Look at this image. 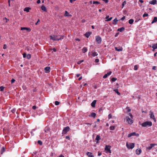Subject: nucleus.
Instances as JSON below:
<instances>
[{"label": "nucleus", "instance_id": "obj_1", "mask_svg": "<svg viewBox=\"0 0 157 157\" xmlns=\"http://www.w3.org/2000/svg\"><path fill=\"white\" fill-rule=\"evenodd\" d=\"M50 37L51 39L53 41H55V40H58V41L59 40H60L62 39H63V36L62 35L60 36V38H58V36L53 35V36H50Z\"/></svg>", "mask_w": 157, "mask_h": 157}, {"label": "nucleus", "instance_id": "obj_2", "mask_svg": "<svg viewBox=\"0 0 157 157\" xmlns=\"http://www.w3.org/2000/svg\"><path fill=\"white\" fill-rule=\"evenodd\" d=\"M152 125V122L151 121H146L141 124L142 126L143 127L151 126Z\"/></svg>", "mask_w": 157, "mask_h": 157}, {"label": "nucleus", "instance_id": "obj_3", "mask_svg": "<svg viewBox=\"0 0 157 157\" xmlns=\"http://www.w3.org/2000/svg\"><path fill=\"white\" fill-rule=\"evenodd\" d=\"M126 146L128 149H132L134 147V144L133 143H131L128 144V143H127L126 144Z\"/></svg>", "mask_w": 157, "mask_h": 157}, {"label": "nucleus", "instance_id": "obj_4", "mask_svg": "<svg viewBox=\"0 0 157 157\" xmlns=\"http://www.w3.org/2000/svg\"><path fill=\"white\" fill-rule=\"evenodd\" d=\"M149 115L150 116L151 118L152 119H153V120H154V121L155 122H156V119L155 118L154 115V113L151 111H150L149 112Z\"/></svg>", "mask_w": 157, "mask_h": 157}, {"label": "nucleus", "instance_id": "obj_5", "mask_svg": "<svg viewBox=\"0 0 157 157\" xmlns=\"http://www.w3.org/2000/svg\"><path fill=\"white\" fill-rule=\"evenodd\" d=\"M70 130L69 127L68 126L64 128L62 132V134H66Z\"/></svg>", "mask_w": 157, "mask_h": 157}, {"label": "nucleus", "instance_id": "obj_6", "mask_svg": "<svg viewBox=\"0 0 157 157\" xmlns=\"http://www.w3.org/2000/svg\"><path fill=\"white\" fill-rule=\"evenodd\" d=\"M132 136H139V134L138 133H136L135 132H133L128 134V137H130Z\"/></svg>", "mask_w": 157, "mask_h": 157}, {"label": "nucleus", "instance_id": "obj_7", "mask_svg": "<svg viewBox=\"0 0 157 157\" xmlns=\"http://www.w3.org/2000/svg\"><path fill=\"white\" fill-rule=\"evenodd\" d=\"M111 146L109 145H106L105 148V150L107 151L108 152L111 153V151L110 150Z\"/></svg>", "mask_w": 157, "mask_h": 157}, {"label": "nucleus", "instance_id": "obj_8", "mask_svg": "<svg viewBox=\"0 0 157 157\" xmlns=\"http://www.w3.org/2000/svg\"><path fill=\"white\" fill-rule=\"evenodd\" d=\"M96 41L98 44H100L101 41V37L99 36H97L96 37Z\"/></svg>", "mask_w": 157, "mask_h": 157}, {"label": "nucleus", "instance_id": "obj_9", "mask_svg": "<svg viewBox=\"0 0 157 157\" xmlns=\"http://www.w3.org/2000/svg\"><path fill=\"white\" fill-rule=\"evenodd\" d=\"M126 118L127 121L128 122V124H131L133 123L131 119L130 118L128 117H126Z\"/></svg>", "mask_w": 157, "mask_h": 157}, {"label": "nucleus", "instance_id": "obj_10", "mask_svg": "<svg viewBox=\"0 0 157 157\" xmlns=\"http://www.w3.org/2000/svg\"><path fill=\"white\" fill-rule=\"evenodd\" d=\"M50 67H46L44 68L45 71L46 73H48L50 71Z\"/></svg>", "mask_w": 157, "mask_h": 157}, {"label": "nucleus", "instance_id": "obj_11", "mask_svg": "<svg viewBox=\"0 0 157 157\" xmlns=\"http://www.w3.org/2000/svg\"><path fill=\"white\" fill-rule=\"evenodd\" d=\"M21 30H26L28 32H30L31 31V29L29 28L26 27H21Z\"/></svg>", "mask_w": 157, "mask_h": 157}, {"label": "nucleus", "instance_id": "obj_12", "mask_svg": "<svg viewBox=\"0 0 157 157\" xmlns=\"http://www.w3.org/2000/svg\"><path fill=\"white\" fill-rule=\"evenodd\" d=\"M112 73V72L111 71H109V72H108L107 74H105L103 76V78H106L109 75H110Z\"/></svg>", "mask_w": 157, "mask_h": 157}, {"label": "nucleus", "instance_id": "obj_13", "mask_svg": "<svg viewBox=\"0 0 157 157\" xmlns=\"http://www.w3.org/2000/svg\"><path fill=\"white\" fill-rule=\"evenodd\" d=\"M96 116V114L94 113H90V115H89L90 117H93V118H95Z\"/></svg>", "mask_w": 157, "mask_h": 157}, {"label": "nucleus", "instance_id": "obj_14", "mask_svg": "<svg viewBox=\"0 0 157 157\" xmlns=\"http://www.w3.org/2000/svg\"><path fill=\"white\" fill-rule=\"evenodd\" d=\"M96 101H97L96 100H94L92 102V103H91V105L92 107H94L95 106V105L96 103Z\"/></svg>", "mask_w": 157, "mask_h": 157}, {"label": "nucleus", "instance_id": "obj_15", "mask_svg": "<svg viewBox=\"0 0 157 157\" xmlns=\"http://www.w3.org/2000/svg\"><path fill=\"white\" fill-rule=\"evenodd\" d=\"M87 155L89 157H94V155L92 154V153L90 152L86 153Z\"/></svg>", "mask_w": 157, "mask_h": 157}, {"label": "nucleus", "instance_id": "obj_16", "mask_svg": "<svg viewBox=\"0 0 157 157\" xmlns=\"http://www.w3.org/2000/svg\"><path fill=\"white\" fill-rule=\"evenodd\" d=\"M141 152V149H137L136 151V154L139 155H140Z\"/></svg>", "mask_w": 157, "mask_h": 157}, {"label": "nucleus", "instance_id": "obj_17", "mask_svg": "<svg viewBox=\"0 0 157 157\" xmlns=\"http://www.w3.org/2000/svg\"><path fill=\"white\" fill-rule=\"evenodd\" d=\"M151 47L154 49L157 48V43L156 44H154L152 46H150Z\"/></svg>", "mask_w": 157, "mask_h": 157}, {"label": "nucleus", "instance_id": "obj_18", "mask_svg": "<svg viewBox=\"0 0 157 157\" xmlns=\"http://www.w3.org/2000/svg\"><path fill=\"white\" fill-rule=\"evenodd\" d=\"M41 9L42 10L47 12V10H46V8L44 5H42L41 7Z\"/></svg>", "mask_w": 157, "mask_h": 157}, {"label": "nucleus", "instance_id": "obj_19", "mask_svg": "<svg viewBox=\"0 0 157 157\" xmlns=\"http://www.w3.org/2000/svg\"><path fill=\"white\" fill-rule=\"evenodd\" d=\"M155 145V144H150V146H149L147 148L149 150H151V148L153 147Z\"/></svg>", "mask_w": 157, "mask_h": 157}, {"label": "nucleus", "instance_id": "obj_20", "mask_svg": "<svg viewBox=\"0 0 157 157\" xmlns=\"http://www.w3.org/2000/svg\"><path fill=\"white\" fill-rule=\"evenodd\" d=\"M150 4L152 5H155L156 3V0H153L151 1V2H150Z\"/></svg>", "mask_w": 157, "mask_h": 157}, {"label": "nucleus", "instance_id": "obj_21", "mask_svg": "<svg viewBox=\"0 0 157 157\" xmlns=\"http://www.w3.org/2000/svg\"><path fill=\"white\" fill-rule=\"evenodd\" d=\"M115 49L117 51H121L123 50V49L122 48H119L117 47H115Z\"/></svg>", "mask_w": 157, "mask_h": 157}, {"label": "nucleus", "instance_id": "obj_22", "mask_svg": "<svg viewBox=\"0 0 157 157\" xmlns=\"http://www.w3.org/2000/svg\"><path fill=\"white\" fill-rule=\"evenodd\" d=\"M101 139L99 135H98L96 136V138L95 140L97 141V143H98V141Z\"/></svg>", "mask_w": 157, "mask_h": 157}, {"label": "nucleus", "instance_id": "obj_23", "mask_svg": "<svg viewBox=\"0 0 157 157\" xmlns=\"http://www.w3.org/2000/svg\"><path fill=\"white\" fill-rule=\"evenodd\" d=\"M118 21L117 20V18H116L113 20V24L114 25H116Z\"/></svg>", "mask_w": 157, "mask_h": 157}, {"label": "nucleus", "instance_id": "obj_24", "mask_svg": "<svg viewBox=\"0 0 157 157\" xmlns=\"http://www.w3.org/2000/svg\"><path fill=\"white\" fill-rule=\"evenodd\" d=\"M124 28L123 27L119 28L117 29L118 31H119L120 32H122L124 31Z\"/></svg>", "mask_w": 157, "mask_h": 157}, {"label": "nucleus", "instance_id": "obj_25", "mask_svg": "<svg viewBox=\"0 0 157 157\" xmlns=\"http://www.w3.org/2000/svg\"><path fill=\"white\" fill-rule=\"evenodd\" d=\"M30 8L29 7H26L24 9V10L25 11H26L27 12H29V10L30 9Z\"/></svg>", "mask_w": 157, "mask_h": 157}, {"label": "nucleus", "instance_id": "obj_26", "mask_svg": "<svg viewBox=\"0 0 157 157\" xmlns=\"http://www.w3.org/2000/svg\"><path fill=\"white\" fill-rule=\"evenodd\" d=\"M87 51V49L86 47H84L82 49V52L83 53H85Z\"/></svg>", "mask_w": 157, "mask_h": 157}, {"label": "nucleus", "instance_id": "obj_27", "mask_svg": "<svg viewBox=\"0 0 157 157\" xmlns=\"http://www.w3.org/2000/svg\"><path fill=\"white\" fill-rule=\"evenodd\" d=\"M157 21V17H155L154 18L153 20L151 22V24H153L155 22Z\"/></svg>", "mask_w": 157, "mask_h": 157}, {"label": "nucleus", "instance_id": "obj_28", "mask_svg": "<svg viewBox=\"0 0 157 157\" xmlns=\"http://www.w3.org/2000/svg\"><path fill=\"white\" fill-rule=\"evenodd\" d=\"M92 55L93 56H96L98 55V54L96 52H92Z\"/></svg>", "mask_w": 157, "mask_h": 157}, {"label": "nucleus", "instance_id": "obj_29", "mask_svg": "<svg viewBox=\"0 0 157 157\" xmlns=\"http://www.w3.org/2000/svg\"><path fill=\"white\" fill-rule=\"evenodd\" d=\"M134 20L132 19H131L128 21V23L129 24H131L133 22Z\"/></svg>", "mask_w": 157, "mask_h": 157}, {"label": "nucleus", "instance_id": "obj_30", "mask_svg": "<svg viewBox=\"0 0 157 157\" xmlns=\"http://www.w3.org/2000/svg\"><path fill=\"white\" fill-rule=\"evenodd\" d=\"M113 91H115L116 93L118 95H120V93L118 92V89H115Z\"/></svg>", "mask_w": 157, "mask_h": 157}, {"label": "nucleus", "instance_id": "obj_31", "mask_svg": "<svg viewBox=\"0 0 157 157\" xmlns=\"http://www.w3.org/2000/svg\"><path fill=\"white\" fill-rule=\"evenodd\" d=\"M90 34V33H86L85 34V35L86 37L88 38Z\"/></svg>", "mask_w": 157, "mask_h": 157}, {"label": "nucleus", "instance_id": "obj_32", "mask_svg": "<svg viewBox=\"0 0 157 157\" xmlns=\"http://www.w3.org/2000/svg\"><path fill=\"white\" fill-rule=\"evenodd\" d=\"M126 4V2L125 1H124L122 3V8H123V7Z\"/></svg>", "mask_w": 157, "mask_h": 157}, {"label": "nucleus", "instance_id": "obj_33", "mask_svg": "<svg viewBox=\"0 0 157 157\" xmlns=\"http://www.w3.org/2000/svg\"><path fill=\"white\" fill-rule=\"evenodd\" d=\"M115 128V126H110L109 128L110 130H113Z\"/></svg>", "mask_w": 157, "mask_h": 157}, {"label": "nucleus", "instance_id": "obj_34", "mask_svg": "<svg viewBox=\"0 0 157 157\" xmlns=\"http://www.w3.org/2000/svg\"><path fill=\"white\" fill-rule=\"evenodd\" d=\"M26 57L28 59H30L31 57V56L30 54H28L26 55Z\"/></svg>", "mask_w": 157, "mask_h": 157}, {"label": "nucleus", "instance_id": "obj_35", "mask_svg": "<svg viewBox=\"0 0 157 157\" xmlns=\"http://www.w3.org/2000/svg\"><path fill=\"white\" fill-rule=\"evenodd\" d=\"M93 4H99L100 2L98 1H93Z\"/></svg>", "mask_w": 157, "mask_h": 157}, {"label": "nucleus", "instance_id": "obj_36", "mask_svg": "<svg viewBox=\"0 0 157 157\" xmlns=\"http://www.w3.org/2000/svg\"><path fill=\"white\" fill-rule=\"evenodd\" d=\"M69 14V13L67 12V11H65L64 16H68Z\"/></svg>", "mask_w": 157, "mask_h": 157}, {"label": "nucleus", "instance_id": "obj_37", "mask_svg": "<svg viewBox=\"0 0 157 157\" xmlns=\"http://www.w3.org/2000/svg\"><path fill=\"white\" fill-rule=\"evenodd\" d=\"M138 68V66L136 65L134 66V70L136 71L137 70Z\"/></svg>", "mask_w": 157, "mask_h": 157}, {"label": "nucleus", "instance_id": "obj_38", "mask_svg": "<svg viewBox=\"0 0 157 157\" xmlns=\"http://www.w3.org/2000/svg\"><path fill=\"white\" fill-rule=\"evenodd\" d=\"M117 79V78H111V81L113 82H114L115 81H116Z\"/></svg>", "mask_w": 157, "mask_h": 157}, {"label": "nucleus", "instance_id": "obj_39", "mask_svg": "<svg viewBox=\"0 0 157 157\" xmlns=\"http://www.w3.org/2000/svg\"><path fill=\"white\" fill-rule=\"evenodd\" d=\"M5 149L4 147H2V150H1V154H2L5 151Z\"/></svg>", "mask_w": 157, "mask_h": 157}, {"label": "nucleus", "instance_id": "obj_40", "mask_svg": "<svg viewBox=\"0 0 157 157\" xmlns=\"http://www.w3.org/2000/svg\"><path fill=\"white\" fill-rule=\"evenodd\" d=\"M38 143L40 145H41L42 144V142L40 140H39L38 142Z\"/></svg>", "mask_w": 157, "mask_h": 157}, {"label": "nucleus", "instance_id": "obj_41", "mask_svg": "<svg viewBox=\"0 0 157 157\" xmlns=\"http://www.w3.org/2000/svg\"><path fill=\"white\" fill-rule=\"evenodd\" d=\"M59 102L57 101H55V104L56 105H59Z\"/></svg>", "mask_w": 157, "mask_h": 157}, {"label": "nucleus", "instance_id": "obj_42", "mask_svg": "<svg viewBox=\"0 0 157 157\" xmlns=\"http://www.w3.org/2000/svg\"><path fill=\"white\" fill-rule=\"evenodd\" d=\"M0 89L1 91H3L4 89V87L3 86H1L0 87Z\"/></svg>", "mask_w": 157, "mask_h": 157}, {"label": "nucleus", "instance_id": "obj_43", "mask_svg": "<svg viewBox=\"0 0 157 157\" xmlns=\"http://www.w3.org/2000/svg\"><path fill=\"white\" fill-rule=\"evenodd\" d=\"M126 109L127 110L128 112H130L131 110V109L128 107H127Z\"/></svg>", "mask_w": 157, "mask_h": 157}, {"label": "nucleus", "instance_id": "obj_44", "mask_svg": "<svg viewBox=\"0 0 157 157\" xmlns=\"http://www.w3.org/2000/svg\"><path fill=\"white\" fill-rule=\"evenodd\" d=\"M50 129L48 128H47L46 130H44V132H48V131H49L50 130Z\"/></svg>", "mask_w": 157, "mask_h": 157}, {"label": "nucleus", "instance_id": "obj_45", "mask_svg": "<svg viewBox=\"0 0 157 157\" xmlns=\"http://www.w3.org/2000/svg\"><path fill=\"white\" fill-rule=\"evenodd\" d=\"M112 19V17H111L108 18V19L106 20L105 21H111Z\"/></svg>", "mask_w": 157, "mask_h": 157}, {"label": "nucleus", "instance_id": "obj_46", "mask_svg": "<svg viewBox=\"0 0 157 157\" xmlns=\"http://www.w3.org/2000/svg\"><path fill=\"white\" fill-rule=\"evenodd\" d=\"M148 14L147 13H144L143 15V17H146V16H148Z\"/></svg>", "mask_w": 157, "mask_h": 157}, {"label": "nucleus", "instance_id": "obj_47", "mask_svg": "<svg viewBox=\"0 0 157 157\" xmlns=\"http://www.w3.org/2000/svg\"><path fill=\"white\" fill-rule=\"evenodd\" d=\"M83 61V60H82L79 61H78V62L77 63H78V64H80L81 63H82Z\"/></svg>", "mask_w": 157, "mask_h": 157}, {"label": "nucleus", "instance_id": "obj_48", "mask_svg": "<svg viewBox=\"0 0 157 157\" xmlns=\"http://www.w3.org/2000/svg\"><path fill=\"white\" fill-rule=\"evenodd\" d=\"M109 119H110L112 117V115L111 114H109L108 116Z\"/></svg>", "mask_w": 157, "mask_h": 157}, {"label": "nucleus", "instance_id": "obj_49", "mask_svg": "<svg viewBox=\"0 0 157 157\" xmlns=\"http://www.w3.org/2000/svg\"><path fill=\"white\" fill-rule=\"evenodd\" d=\"M26 55H27V54L26 53H24L23 54V57L24 58H25L26 57Z\"/></svg>", "mask_w": 157, "mask_h": 157}, {"label": "nucleus", "instance_id": "obj_50", "mask_svg": "<svg viewBox=\"0 0 157 157\" xmlns=\"http://www.w3.org/2000/svg\"><path fill=\"white\" fill-rule=\"evenodd\" d=\"M15 80L13 78L11 80V83L12 84V83H13V82H15Z\"/></svg>", "mask_w": 157, "mask_h": 157}, {"label": "nucleus", "instance_id": "obj_51", "mask_svg": "<svg viewBox=\"0 0 157 157\" xmlns=\"http://www.w3.org/2000/svg\"><path fill=\"white\" fill-rule=\"evenodd\" d=\"M3 19H5L6 20V23L8 21H9V19L6 18V17H5Z\"/></svg>", "mask_w": 157, "mask_h": 157}, {"label": "nucleus", "instance_id": "obj_52", "mask_svg": "<svg viewBox=\"0 0 157 157\" xmlns=\"http://www.w3.org/2000/svg\"><path fill=\"white\" fill-rule=\"evenodd\" d=\"M99 61V60L98 59H95V62L96 63H98Z\"/></svg>", "mask_w": 157, "mask_h": 157}, {"label": "nucleus", "instance_id": "obj_53", "mask_svg": "<svg viewBox=\"0 0 157 157\" xmlns=\"http://www.w3.org/2000/svg\"><path fill=\"white\" fill-rule=\"evenodd\" d=\"M3 48L4 49H6V44L4 45Z\"/></svg>", "mask_w": 157, "mask_h": 157}, {"label": "nucleus", "instance_id": "obj_54", "mask_svg": "<svg viewBox=\"0 0 157 157\" xmlns=\"http://www.w3.org/2000/svg\"><path fill=\"white\" fill-rule=\"evenodd\" d=\"M12 112L14 113L15 112V109H13L11 110Z\"/></svg>", "mask_w": 157, "mask_h": 157}, {"label": "nucleus", "instance_id": "obj_55", "mask_svg": "<svg viewBox=\"0 0 157 157\" xmlns=\"http://www.w3.org/2000/svg\"><path fill=\"white\" fill-rule=\"evenodd\" d=\"M125 18V16H123L121 18V20L123 21L124 20Z\"/></svg>", "mask_w": 157, "mask_h": 157}, {"label": "nucleus", "instance_id": "obj_56", "mask_svg": "<svg viewBox=\"0 0 157 157\" xmlns=\"http://www.w3.org/2000/svg\"><path fill=\"white\" fill-rule=\"evenodd\" d=\"M36 106H33L32 108L33 109H36Z\"/></svg>", "mask_w": 157, "mask_h": 157}, {"label": "nucleus", "instance_id": "obj_57", "mask_svg": "<svg viewBox=\"0 0 157 157\" xmlns=\"http://www.w3.org/2000/svg\"><path fill=\"white\" fill-rule=\"evenodd\" d=\"M85 124H86L87 125H89V126H90L91 125V124H90V123H85Z\"/></svg>", "mask_w": 157, "mask_h": 157}, {"label": "nucleus", "instance_id": "obj_58", "mask_svg": "<svg viewBox=\"0 0 157 157\" xmlns=\"http://www.w3.org/2000/svg\"><path fill=\"white\" fill-rule=\"evenodd\" d=\"M152 69L154 70H156V66H153L152 68Z\"/></svg>", "mask_w": 157, "mask_h": 157}, {"label": "nucleus", "instance_id": "obj_59", "mask_svg": "<svg viewBox=\"0 0 157 157\" xmlns=\"http://www.w3.org/2000/svg\"><path fill=\"white\" fill-rule=\"evenodd\" d=\"M103 1L105 2L106 3H107L108 2V0H102Z\"/></svg>", "mask_w": 157, "mask_h": 157}, {"label": "nucleus", "instance_id": "obj_60", "mask_svg": "<svg viewBox=\"0 0 157 157\" xmlns=\"http://www.w3.org/2000/svg\"><path fill=\"white\" fill-rule=\"evenodd\" d=\"M129 116L131 117V118L132 117V115L131 113H129Z\"/></svg>", "mask_w": 157, "mask_h": 157}, {"label": "nucleus", "instance_id": "obj_61", "mask_svg": "<svg viewBox=\"0 0 157 157\" xmlns=\"http://www.w3.org/2000/svg\"><path fill=\"white\" fill-rule=\"evenodd\" d=\"M37 3L38 4H39L40 3V0H38L37 1Z\"/></svg>", "mask_w": 157, "mask_h": 157}, {"label": "nucleus", "instance_id": "obj_62", "mask_svg": "<svg viewBox=\"0 0 157 157\" xmlns=\"http://www.w3.org/2000/svg\"><path fill=\"white\" fill-rule=\"evenodd\" d=\"M40 21V19H38L37 22L35 23L36 25H37L39 22Z\"/></svg>", "mask_w": 157, "mask_h": 157}, {"label": "nucleus", "instance_id": "obj_63", "mask_svg": "<svg viewBox=\"0 0 157 157\" xmlns=\"http://www.w3.org/2000/svg\"><path fill=\"white\" fill-rule=\"evenodd\" d=\"M64 157V156L62 154H61L59 157Z\"/></svg>", "mask_w": 157, "mask_h": 157}, {"label": "nucleus", "instance_id": "obj_64", "mask_svg": "<svg viewBox=\"0 0 157 157\" xmlns=\"http://www.w3.org/2000/svg\"><path fill=\"white\" fill-rule=\"evenodd\" d=\"M142 113H147L146 111H143V110H142Z\"/></svg>", "mask_w": 157, "mask_h": 157}]
</instances>
